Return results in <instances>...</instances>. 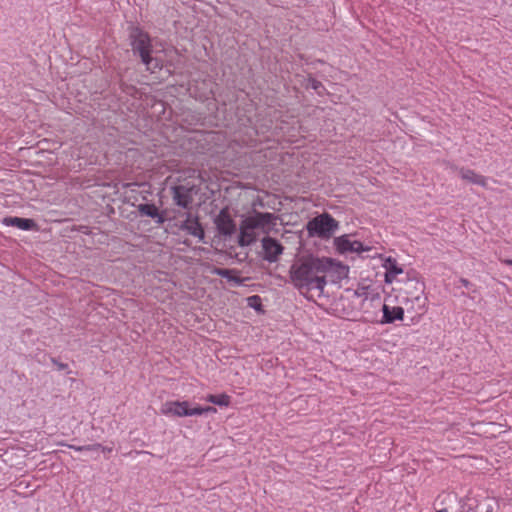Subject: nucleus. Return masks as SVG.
Wrapping results in <instances>:
<instances>
[{
    "label": "nucleus",
    "instance_id": "nucleus-1",
    "mask_svg": "<svg viewBox=\"0 0 512 512\" xmlns=\"http://www.w3.org/2000/svg\"><path fill=\"white\" fill-rule=\"evenodd\" d=\"M347 273L348 267L342 263L314 255L299 257L289 270L291 283L301 294L307 295L315 290L318 296L324 292L327 277H331V281H336L346 277Z\"/></svg>",
    "mask_w": 512,
    "mask_h": 512
},
{
    "label": "nucleus",
    "instance_id": "nucleus-6",
    "mask_svg": "<svg viewBox=\"0 0 512 512\" xmlns=\"http://www.w3.org/2000/svg\"><path fill=\"white\" fill-rule=\"evenodd\" d=\"M199 189L194 184H180L171 187V195L173 202L184 209L191 207L194 196L197 195Z\"/></svg>",
    "mask_w": 512,
    "mask_h": 512
},
{
    "label": "nucleus",
    "instance_id": "nucleus-20",
    "mask_svg": "<svg viewBox=\"0 0 512 512\" xmlns=\"http://www.w3.org/2000/svg\"><path fill=\"white\" fill-rule=\"evenodd\" d=\"M307 82L308 83L306 85V88L313 89L319 95H321L323 93V91H325V88H324L323 84L320 81H318L315 78H313L311 75L308 76Z\"/></svg>",
    "mask_w": 512,
    "mask_h": 512
},
{
    "label": "nucleus",
    "instance_id": "nucleus-16",
    "mask_svg": "<svg viewBox=\"0 0 512 512\" xmlns=\"http://www.w3.org/2000/svg\"><path fill=\"white\" fill-rule=\"evenodd\" d=\"M3 223L7 226L17 227L23 231H30L36 226L34 220L20 217H6Z\"/></svg>",
    "mask_w": 512,
    "mask_h": 512
},
{
    "label": "nucleus",
    "instance_id": "nucleus-28",
    "mask_svg": "<svg viewBox=\"0 0 512 512\" xmlns=\"http://www.w3.org/2000/svg\"><path fill=\"white\" fill-rule=\"evenodd\" d=\"M504 263L506 265L512 266V259H506V260H504Z\"/></svg>",
    "mask_w": 512,
    "mask_h": 512
},
{
    "label": "nucleus",
    "instance_id": "nucleus-15",
    "mask_svg": "<svg viewBox=\"0 0 512 512\" xmlns=\"http://www.w3.org/2000/svg\"><path fill=\"white\" fill-rule=\"evenodd\" d=\"M382 312L383 318L381 320V323L383 324L393 323L395 320H402L404 317V308L400 306L390 307L386 304H383Z\"/></svg>",
    "mask_w": 512,
    "mask_h": 512
},
{
    "label": "nucleus",
    "instance_id": "nucleus-14",
    "mask_svg": "<svg viewBox=\"0 0 512 512\" xmlns=\"http://www.w3.org/2000/svg\"><path fill=\"white\" fill-rule=\"evenodd\" d=\"M142 216H147L155 220L156 223L162 224L165 221L164 216L159 212L158 208L149 201L138 203L135 206Z\"/></svg>",
    "mask_w": 512,
    "mask_h": 512
},
{
    "label": "nucleus",
    "instance_id": "nucleus-4",
    "mask_svg": "<svg viewBox=\"0 0 512 512\" xmlns=\"http://www.w3.org/2000/svg\"><path fill=\"white\" fill-rule=\"evenodd\" d=\"M338 226V221H336L330 214L323 213L308 221L306 229L309 236L329 239L338 229Z\"/></svg>",
    "mask_w": 512,
    "mask_h": 512
},
{
    "label": "nucleus",
    "instance_id": "nucleus-9",
    "mask_svg": "<svg viewBox=\"0 0 512 512\" xmlns=\"http://www.w3.org/2000/svg\"><path fill=\"white\" fill-rule=\"evenodd\" d=\"M214 223L217 231L222 236H231L236 232V224L228 212L227 208H223L216 216Z\"/></svg>",
    "mask_w": 512,
    "mask_h": 512
},
{
    "label": "nucleus",
    "instance_id": "nucleus-7",
    "mask_svg": "<svg viewBox=\"0 0 512 512\" xmlns=\"http://www.w3.org/2000/svg\"><path fill=\"white\" fill-rule=\"evenodd\" d=\"M262 258L269 263H275L284 252V246L275 238L263 237L261 240Z\"/></svg>",
    "mask_w": 512,
    "mask_h": 512
},
{
    "label": "nucleus",
    "instance_id": "nucleus-27",
    "mask_svg": "<svg viewBox=\"0 0 512 512\" xmlns=\"http://www.w3.org/2000/svg\"><path fill=\"white\" fill-rule=\"evenodd\" d=\"M460 282L462 283V285L464 287H468L470 285V282L467 279H465V278H461Z\"/></svg>",
    "mask_w": 512,
    "mask_h": 512
},
{
    "label": "nucleus",
    "instance_id": "nucleus-23",
    "mask_svg": "<svg viewBox=\"0 0 512 512\" xmlns=\"http://www.w3.org/2000/svg\"><path fill=\"white\" fill-rule=\"evenodd\" d=\"M231 272L232 271L229 270V269H218L217 270V275H219L221 277H224V278H228V279L234 280L235 282L239 283L240 282L239 278H232V277H230Z\"/></svg>",
    "mask_w": 512,
    "mask_h": 512
},
{
    "label": "nucleus",
    "instance_id": "nucleus-25",
    "mask_svg": "<svg viewBox=\"0 0 512 512\" xmlns=\"http://www.w3.org/2000/svg\"><path fill=\"white\" fill-rule=\"evenodd\" d=\"M101 451H102V448L100 450H98V451H82V454L84 456H87V457H90V458H94L95 454L98 456Z\"/></svg>",
    "mask_w": 512,
    "mask_h": 512
},
{
    "label": "nucleus",
    "instance_id": "nucleus-2",
    "mask_svg": "<svg viewBox=\"0 0 512 512\" xmlns=\"http://www.w3.org/2000/svg\"><path fill=\"white\" fill-rule=\"evenodd\" d=\"M425 285L417 278L408 277L399 287L402 303L406 310L421 316L426 312L427 297L424 294Z\"/></svg>",
    "mask_w": 512,
    "mask_h": 512
},
{
    "label": "nucleus",
    "instance_id": "nucleus-17",
    "mask_svg": "<svg viewBox=\"0 0 512 512\" xmlns=\"http://www.w3.org/2000/svg\"><path fill=\"white\" fill-rule=\"evenodd\" d=\"M384 266L386 268V283H392L395 277L403 272L402 268L397 265V261L391 257L386 259Z\"/></svg>",
    "mask_w": 512,
    "mask_h": 512
},
{
    "label": "nucleus",
    "instance_id": "nucleus-24",
    "mask_svg": "<svg viewBox=\"0 0 512 512\" xmlns=\"http://www.w3.org/2000/svg\"><path fill=\"white\" fill-rule=\"evenodd\" d=\"M247 300H248V305L251 307H254L255 309H258V307L261 306L260 297L257 295L251 296Z\"/></svg>",
    "mask_w": 512,
    "mask_h": 512
},
{
    "label": "nucleus",
    "instance_id": "nucleus-21",
    "mask_svg": "<svg viewBox=\"0 0 512 512\" xmlns=\"http://www.w3.org/2000/svg\"><path fill=\"white\" fill-rule=\"evenodd\" d=\"M69 447L71 449H73L77 452H81V453H82V451H98L101 449L100 444H91V445H85V446L70 445Z\"/></svg>",
    "mask_w": 512,
    "mask_h": 512
},
{
    "label": "nucleus",
    "instance_id": "nucleus-29",
    "mask_svg": "<svg viewBox=\"0 0 512 512\" xmlns=\"http://www.w3.org/2000/svg\"><path fill=\"white\" fill-rule=\"evenodd\" d=\"M437 512H448V510L446 508H444V509L438 510Z\"/></svg>",
    "mask_w": 512,
    "mask_h": 512
},
{
    "label": "nucleus",
    "instance_id": "nucleus-19",
    "mask_svg": "<svg viewBox=\"0 0 512 512\" xmlns=\"http://www.w3.org/2000/svg\"><path fill=\"white\" fill-rule=\"evenodd\" d=\"M207 401L219 406H228L230 404V396L227 394L208 395Z\"/></svg>",
    "mask_w": 512,
    "mask_h": 512
},
{
    "label": "nucleus",
    "instance_id": "nucleus-5",
    "mask_svg": "<svg viewBox=\"0 0 512 512\" xmlns=\"http://www.w3.org/2000/svg\"><path fill=\"white\" fill-rule=\"evenodd\" d=\"M211 411L215 412L216 409L211 406L191 408L188 401H168L161 406L162 414L175 417L202 415Z\"/></svg>",
    "mask_w": 512,
    "mask_h": 512
},
{
    "label": "nucleus",
    "instance_id": "nucleus-3",
    "mask_svg": "<svg viewBox=\"0 0 512 512\" xmlns=\"http://www.w3.org/2000/svg\"><path fill=\"white\" fill-rule=\"evenodd\" d=\"M130 38L133 39L131 43L133 55L140 59L141 63L145 65L146 70L151 73L160 70L162 64L160 59L152 55L153 48L150 36L138 28H135L130 33Z\"/></svg>",
    "mask_w": 512,
    "mask_h": 512
},
{
    "label": "nucleus",
    "instance_id": "nucleus-12",
    "mask_svg": "<svg viewBox=\"0 0 512 512\" xmlns=\"http://www.w3.org/2000/svg\"><path fill=\"white\" fill-rule=\"evenodd\" d=\"M180 229L194 237H197L200 241L204 240V229L200 224L198 217H193L191 213L187 214V217L182 222Z\"/></svg>",
    "mask_w": 512,
    "mask_h": 512
},
{
    "label": "nucleus",
    "instance_id": "nucleus-10",
    "mask_svg": "<svg viewBox=\"0 0 512 512\" xmlns=\"http://www.w3.org/2000/svg\"><path fill=\"white\" fill-rule=\"evenodd\" d=\"M251 224H253V222L249 217H246L241 221L238 236V244L241 247L250 246L257 239V228Z\"/></svg>",
    "mask_w": 512,
    "mask_h": 512
},
{
    "label": "nucleus",
    "instance_id": "nucleus-13",
    "mask_svg": "<svg viewBox=\"0 0 512 512\" xmlns=\"http://www.w3.org/2000/svg\"><path fill=\"white\" fill-rule=\"evenodd\" d=\"M335 246L340 253L360 252L368 250L364 248L360 241H351L348 235H343L334 239Z\"/></svg>",
    "mask_w": 512,
    "mask_h": 512
},
{
    "label": "nucleus",
    "instance_id": "nucleus-8",
    "mask_svg": "<svg viewBox=\"0 0 512 512\" xmlns=\"http://www.w3.org/2000/svg\"><path fill=\"white\" fill-rule=\"evenodd\" d=\"M257 229L261 230L265 234H269L271 230L276 226V222L278 220V216L269 212H257L248 216Z\"/></svg>",
    "mask_w": 512,
    "mask_h": 512
},
{
    "label": "nucleus",
    "instance_id": "nucleus-30",
    "mask_svg": "<svg viewBox=\"0 0 512 512\" xmlns=\"http://www.w3.org/2000/svg\"><path fill=\"white\" fill-rule=\"evenodd\" d=\"M485 512H492V509H487Z\"/></svg>",
    "mask_w": 512,
    "mask_h": 512
},
{
    "label": "nucleus",
    "instance_id": "nucleus-18",
    "mask_svg": "<svg viewBox=\"0 0 512 512\" xmlns=\"http://www.w3.org/2000/svg\"><path fill=\"white\" fill-rule=\"evenodd\" d=\"M459 173L461 178L469 183L486 186L485 177L475 173L473 170L462 168L460 169Z\"/></svg>",
    "mask_w": 512,
    "mask_h": 512
},
{
    "label": "nucleus",
    "instance_id": "nucleus-11",
    "mask_svg": "<svg viewBox=\"0 0 512 512\" xmlns=\"http://www.w3.org/2000/svg\"><path fill=\"white\" fill-rule=\"evenodd\" d=\"M152 196L151 186L148 183H130V205L136 206L138 203L150 201Z\"/></svg>",
    "mask_w": 512,
    "mask_h": 512
},
{
    "label": "nucleus",
    "instance_id": "nucleus-22",
    "mask_svg": "<svg viewBox=\"0 0 512 512\" xmlns=\"http://www.w3.org/2000/svg\"><path fill=\"white\" fill-rule=\"evenodd\" d=\"M231 272L232 271L229 270V269H218L217 270V275H219L221 277H224V278H228V279L234 280L235 282L239 283L240 282L239 278H232V277H230Z\"/></svg>",
    "mask_w": 512,
    "mask_h": 512
},
{
    "label": "nucleus",
    "instance_id": "nucleus-26",
    "mask_svg": "<svg viewBox=\"0 0 512 512\" xmlns=\"http://www.w3.org/2000/svg\"><path fill=\"white\" fill-rule=\"evenodd\" d=\"M52 361H53L54 365L57 367V369L60 371L66 370L68 368L67 364L59 363L55 359H53Z\"/></svg>",
    "mask_w": 512,
    "mask_h": 512
}]
</instances>
